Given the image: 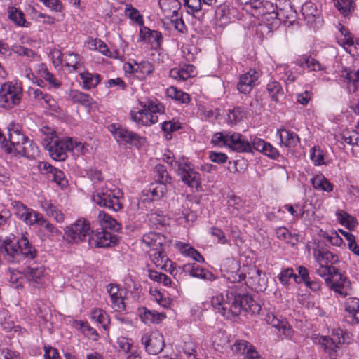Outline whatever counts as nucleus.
Instances as JSON below:
<instances>
[{"label":"nucleus","mask_w":359,"mask_h":359,"mask_svg":"<svg viewBox=\"0 0 359 359\" xmlns=\"http://www.w3.org/2000/svg\"><path fill=\"white\" fill-rule=\"evenodd\" d=\"M11 205L16 217L24 222L27 225L35 226L42 215L19 201L12 202Z\"/></svg>","instance_id":"ddd939ff"},{"label":"nucleus","mask_w":359,"mask_h":359,"mask_svg":"<svg viewBox=\"0 0 359 359\" xmlns=\"http://www.w3.org/2000/svg\"><path fill=\"white\" fill-rule=\"evenodd\" d=\"M182 181L191 188L198 189L201 184V175L195 171L188 159L177 170Z\"/></svg>","instance_id":"4468645a"},{"label":"nucleus","mask_w":359,"mask_h":359,"mask_svg":"<svg viewBox=\"0 0 359 359\" xmlns=\"http://www.w3.org/2000/svg\"><path fill=\"white\" fill-rule=\"evenodd\" d=\"M266 320L278 330L280 335L283 336V339H291L292 337L293 330L286 320L278 318L273 313L267 314Z\"/></svg>","instance_id":"4be33fe9"},{"label":"nucleus","mask_w":359,"mask_h":359,"mask_svg":"<svg viewBox=\"0 0 359 359\" xmlns=\"http://www.w3.org/2000/svg\"><path fill=\"white\" fill-rule=\"evenodd\" d=\"M233 351L237 354L245 355V358H256L259 353L255 347L245 340H237L233 344Z\"/></svg>","instance_id":"7c9ffc66"},{"label":"nucleus","mask_w":359,"mask_h":359,"mask_svg":"<svg viewBox=\"0 0 359 359\" xmlns=\"http://www.w3.org/2000/svg\"><path fill=\"white\" fill-rule=\"evenodd\" d=\"M318 268L316 269V273L318 276L324 278L325 284L331 279V277L338 271V269L334 266L330 265H325L323 264H318Z\"/></svg>","instance_id":"6e6d98bb"},{"label":"nucleus","mask_w":359,"mask_h":359,"mask_svg":"<svg viewBox=\"0 0 359 359\" xmlns=\"http://www.w3.org/2000/svg\"><path fill=\"white\" fill-rule=\"evenodd\" d=\"M180 128L181 125L177 121H164L161 124V129L165 133V137L167 140H170L172 137L171 133L180 130Z\"/></svg>","instance_id":"e2e57ef3"},{"label":"nucleus","mask_w":359,"mask_h":359,"mask_svg":"<svg viewBox=\"0 0 359 359\" xmlns=\"http://www.w3.org/2000/svg\"><path fill=\"white\" fill-rule=\"evenodd\" d=\"M165 242V237L158 233L149 232L143 235L142 238V248L151 251L162 248Z\"/></svg>","instance_id":"aec40b11"},{"label":"nucleus","mask_w":359,"mask_h":359,"mask_svg":"<svg viewBox=\"0 0 359 359\" xmlns=\"http://www.w3.org/2000/svg\"><path fill=\"white\" fill-rule=\"evenodd\" d=\"M148 276L151 280L163 283L165 286H169L172 283L170 278L167 275L156 271H149Z\"/></svg>","instance_id":"338daca9"},{"label":"nucleus","mask_w":359,"mask_h":359,"mask_svg":"<svg viewBox=\"0 0 359 359\" xmlns=\"http://www.w3.org/2000/svg\"><path fill=\"white\" fill-rule=\"evenodd\" d=\"M35 226H37L39 229V235L44 236L50 240H53L54 238L60 236L61 232L48 219H46L42 215Z\"/></svg>","instance_id":"393cba45"},{"label":"nucleus","mask_w":359,"mask_h":359,"mask_svg":"<svg viewBox=\"0 0 359 359\" xmlns=\"http://www.w3.org/2000/svg\"><path fill=\"white\" fill-rule=\"evenodd\" d=\"M22 86L18 81H6L0 86V107L11 109L19 105L22 99Z\"/></svg>","instance_id":"423d86ee"},{"label":"nucleus","mask_w":359,"mask_h":359,"mask_svg":"<svg viewBox=\"0 0 359 359\" xmlns=\"http://www.w3.org/2000/svg\"><path fill=\"white\" fill-rule=\"evenodd\" d=\"M280 283L283 285H287L291 278H293L297 283H299V277L294 273L292 268L283 269L277 276Z\"/></svg>","instance_id":"4d7b16f0"},{"label":"nucleus","mask_w":359,"mask_h":359,"mask_svg":"<svg viewBox=\"0 0 359 359\" xmlns=\"http://www.w3.org/2000/svg\"><path fill=\"white\" fill-rule=\"evenodd\" d=\"M311 184L318 191L331 192L333 190L332 184L323 175L314 176L311 179Z\"/></svg>","instance_id":"09e8293b"},{"label":"nucleus","mask_w":359,"mask_h":359,"mask_svg":"<svg viewBox=\"0 0 359 359\" xmlns=\"http://www.w3.org/2000/svg\"><path fill=\"white\" fill-rule=\"evenodd\" d=\"M302 12L309 22L315 20L318 11L313 1H305L302 6Z\"/></svg>","instance_id":"864d4df0"},{"label":"nucleus","mask_w":359,"mask_h":359,"mask_svg":"<svg viewBox=\"0 0 359 359\" xmlns=\"http://www.w3.org/2000/svg\"><path fill=\"white\" fill-rule=\"evenodd\" d=\"M130 118L137 124L150 126L158 121V116L149 114L146 109H133L130 112Z\"/></svg>","instance_id":"412c9836"},{"label":"nucleus","mask_w":359,"mask_h":359,"mask_svg":"<svg viewBox=\"0 0 359 359\" xmlns=\"http://www.w3.org/2000/svg\"><path fill=\"white\" fill-rule=\"evenodd\" d=\"M88 241L90 245H95L97 248H107L116 243L117 238L115 235L102 229L101 231H92Z\"/></svg>","instance_id":"dca6fc26"},{"label":"nucleus","mask_w":359,"mask_h":359,"mask_svg":"<svg viewBox=\"0 0 359 359\" xmlns=\"http://www.w3.org/2000/svg\"><path fill=\"white\" fill-rule=\"evenodd\" d=\"M36 72L40 78L43 79L48 83L50 88L58 89L61 87L62 82L48 69L44 63L38 64Z\"/></svg>","instance_id":"473e14b6"},{"label":"nucleus","mask_w":359,"mask_h":359,"mask_svg":"<svg viewBox=\"0 0 359 359\" xmlns=\"http://www.w3.org/2000/svg\"><path fill=\"white\" fill-rule=\"evenodd\" d=\"M90 223L86 219H78L73 224L66 227L65 233L69 243L83 241L92 233Z\"/></svg>","instance_id":"1a4fd4ad"},{"label":"nucleus","mask_w":359,"mask_h":359,"mask_svg":"<svg viewBox=\"0 0 359 359\" xmlns=\"http://www.w3.org/2000/svg\"><path fill=\"white\" fill-rule=\"evenodd\" d=\"M267 90L271 99L276 102L283 96V90L277 81L269 82L267 85Z\"/></svg>","instance_id":"13d9d810"},{"label":"nucleus","mask_w":359,"mask_h":359,"mask_svg":"<svg viewBox=\"0 0 359 359\" xmlns=\"http://www.w3.org/2000/svg\"><path fill=\"white\" fill-rule=\"evenodd\" d=\"M91 318L95 322L101 325L104 329H107L109 323V316L107 313L100 309H94L91 311Z\"/></svg>","instance_id":"5fc2aeb1"},{"label":"nucleus","mask_w":359,"mask_h":359,"mask_svg":"<svg viewBox=\"0 0 359 359\" xmlns=\"http://www.w3.org/2000/svg\"><path fill=\"white\" fill-rule=\"evenodd\" d=\"M261 74L255 69H250L246 73L241 75L237 84V89L241 93L248 94L257 85V80Z\"/></svg>","instance_id":"2eb2a0df"},{"label":"nucleus","mask_w":359,"mask_h":359,"mask_svg":"<svg viewBox=\"0 0 359 359\" xmlns=\"http://www.w3.org/2000/svg\"><path fill=\"white\" fill-rule=\"evenodd\" d=\"M139 316L145 324L158 323L165 318L163 314L149 310L145 307L140 309Z\"/></svg>","instance_id":"a19ab883"},{"label":"nucleus","mask_w":359,"mask_h":359,"mask_svg":"<svg viewBox=\"0 0 359 359\" xmlns=\"http://www.w3.org/2000/svg\"><path fill=\"white\" fill-rule=\"evenodd\" d=\"M211 304L213 309L226 318L238 316L242 311L257 314L261 310V306L252 297L238 294L231 288L226 292V299L222 294L212 297Z\"/></svg>","instance_id":"f257e3e1"},{"label":"nucleus","mask_w":359,"mask_h":359,"mask_svg":"<svg viewBox=\"0 0 359 359\" xmlns=\"http://www.w3.org/2000/svg\"><path fill=\"white\" fill-rule=\"evenodd\" d=\"M252 149L263 153L273 159L276 158L279 156V152L276 148L273 147L270 143L257 137H255L252 140Z\"/></svg>","instance_id":"cd10ccee"},{"label":"nucleus","mask_w":359,"mask_h":359,"mask_svg":"<svg viewBox=\"0 0 359 359\" xmlns=\"http://www.w3.org/2000/svg\"><path fill=\"white\" fill-rule=\"evenodd\" d=\"M313 256L316 262L325 265L336 264L339 262L337 255L331 251L315 248L313 251Z\"/></svg>","instance_id":"72a5a7b5"},{"label":"nucleus","mask_w":359,"mask_h":359,"mask_svg":"<svg viewBox=\"0 0 359 359\" xmlns=\"http://www.w3.org/2000/svg\"><path fill=\"white\" fill-rule=\"evenodd\" d=\"M45 273L46 269L43 266L36 267L28 266L24 270L25 278L33 286L42 284Z\"/></svg>","instance_id":"2f4dec72"},{"label":"nucleus","mask_w":359,"mask_h":359,"mask_svg":"<svg viewBox=\"0 0 359 359\" xmlns=\"http://www.w3.org/2000/svg\"><path fill=\"white\" fill-rule=\"evenodd\" d=\"M40 131L42 146L50 156L55 161H65L67 158V151L72 149V139L60 140L55 131L48 126H43Z\"/></svg>","instance_id":"f03ea898"},{"label":"nucleus","mask_w":359,"mask_h":359,"mask_svg":"<svg viewBox=\"0 0 359 359\" xmlns=\"http://www.w3.org/2000/svg\"><path fill=\"white\" fill-rule=\"evenodd\" d=\"M41 209L46 212V215L54 219L57 223H62L65 220V215L61 210L53 205L49 201H43L41 205Z\"/></svg>","instance_id":"4c0bfd02"},{"label":"nucleus","mask_w":359,"mask_h":359,"mask_svg":"<svg viewBox=\"0 0 359 359\" xmlns=\"http://www.w3.org/2000/svg\"><path fill=\"white\" fill-rule=\"evenodd\" d=\"M189 201L185 200L180 208L172 210L175 220L180 224L192 222L196 219V215L189 208Z\"/></svg>","instance_id":"a878e982"},{"label":"nucleus","mask_w":359,"mask_h":359,"mask_svg":"<svg viewBox=\"0 0 359 359\" xmlns=\"http://www.w3.org/2000/svg\"><path fill=\"white\" fill-rule=\"evenodd\" d=\"M184 272L189 273L191 276L208 280L215 279L214 275L208 271L200 267L196 264H187L182 267Z\"/></svg>","instance_id":"f704fd0d"},{"label":"nucleus","mask_w":359,"mask_h":359,"mask_svg":"<svg viewBox=\"0 0 359 359\" xmlns=\"http://www.w3.org/2000/svg\"><path fill=\"white\" fill-rule=\"evenodd\" d=\"M107 291L111 299V306L116 311H122L125 309V304L122 292L119 287L115 284H109Z\"/></svg>","instance_id":"bb28decb"},{"label":"nucleus","mask_w":359,"mask_h":359,"mask_svg":"<svg viewBox=\"0 0 359 359\" xmlns=\"http://www.w3.org/2000/svg\"><path fill=\"white\" fill-rule=\"evenodd\" d=\"M0 251L4 257L11 262H18L22 255L27 259H32L37 254L36 250L29 243L25 234H22L18 241L10 238L4 239L1 242Z\"/></svg>","instance_id":"7ed1b4c3"},{"label":"nucleus","mask_w":359,"mask_h":359,"mask_svg":"<svg viewBox=\"0 0 359 359\" xmlns=\"http://www.w3.org/2000/svg\"><path fill=\"white\" fill-rule=\"evenodd\" d=\"M8 18L16 25L20 27H28L25 18L24 13L15 7H9L8 8Z\"/></svg>","instance_id":"8fccbe9b"},{"label":"nucleus","mask_w":359,"mask_h":359,"mask_svg":"<svg viewBox=\"0 0 359 359\" xmlns=\"http://www.w3.org/2000/svg\"><path fill=\"white\" fill-rule=\"evenodd\" d=\"M311 340L313 344L320 345L325 352L330 356L336 355L339 347V345L341 344V341L339 338L338 341H335L334 339L317 334H314L311 336Z\"/></svg>","instance_id":"a211bd4d"},{"label":"nucleus","mask_w":359,"mask_h":359,"mask_svg":"<svg viewBox=\"0 0 359 359\" xmlns=\"http://www.w3.org/2000/svg\"><path fill=\"white\" fill-rule=\"evenodd\" d=\"M277 136L280 139V144L286 147H294L299 142V137L293 131L281 128L278 130Z\"/></svg>","instance_id":"e433bc0d"},{"label":"nucleus","mask_w":359,"mask_h":359,"mask_svg":"<svg viewBox=\"0 0 359 359\" xmlns=\"http://www.w3.org/2000/svg\"><path fill=\"white\" fill-rule=\"evenodd\" d=\"M245 116L243 109L239 107L233 108L228 114V121L231 123H237L241 121Z\"/></svg>","instance_id":"774afa93"},{"label":"nucleus","mask_w":359,"mask_h":359,"mask_svg":"<svg viewBox=\"0 0 359 359\" xmlns=\"http://www.w3.org/2000/svg\"><path fill=\"white\" fill-rule=\"evenodd\" d=\"M195 75V67L184 64L172 68L170 71V76L178 81H184Z\"/></svg>","instance_id":"c85d7f7f"},{"label":"nucleus","mask_w":359,"mask_h":359,"mask_svg":"<svg viewBox=\"0 0 359 359\" xmlns=\"http://www.w3.org/2000/svg\"><path fill=\"white\" fill-rule=\"evenodd\" d=\"M92 201L100 207H104L115 212L123 208V193L117 188L109 189L102 187L92 194Z\"/></svg>","instance_id":"39448f33"},{"label":"nucleus","mask_w":359,"mask_h":359,"mask_svg":"<svg viewBox=\"0 0 359 359\" xmlns=\"http://www.w3.org/2000/svg\"><path fill=\"white\" fill-rule=\"evenodd\" d=\"M3 150L6 154H13L14 156L20 155L27 158H34L39 156V149L37 144L32 140H29L27 137L25 141L21 143H18L14 147L8 145L7 140L4 139L3 141Z\"/></svg>","instance_id":"6e6552de"},{"label":"nucleus","mask_w":359,"mask_h":359,"mask_svg":"<svg viewBox=\"0 0 359 359\" xmlns=\"http://www.w3.org/2000/svg\"><path fill=\"white\" fill-rule=\"evenodd\" d=\"M345 317L353 325L359 324V299L349 297L344 302Z\"/></svg>","instance_id":"5701e85b"},{"label":"nucleus","mask_w":359,"mask_h":359,"mask_svg":"<svg viewBox=\"0 0 359 359\" xmlns=\"http://www.w3.org/2000/svg\"><path fill=\"white\" fill-rule=\"evenodd\" d=\"M108 130L118 144H129L139 147L144 142V139L137 133L129 130L118 123L109 125Z\"/></svg>","instance_id":"0eeeda50"},{"label":"nucleus","mask_w":359,"mask_h":359,"mask_svg":"<svg viewBox=\"0 0 359 359\" xmlns=\"http://www.w3.org/2000/svg\"><path fill=\"white\" fill-rule=\"evenodd\" d=\"M97 221L103 230L109 229L114 231H118L121 228L116 220L104 211L99 212Z\"/></svg>","instance_id":"79ce46f5"},{"label":"nucleus","mask_w":359,"mask_h":359,"mask_svg":"<svg viewBox=\"0 0 359 359\" xmlns=\"http://www.w3.org/2000/svg\"><path fill=\"white\" fill-rule=\"evenodd\" d=\"M245 284L256 290H262L265 287V276L255 266H248L245 279Z\"/></svg>","instance_id":"f3484780"},{"label":"nucleus","mask_w":359,"mask_h":359,"mask_svg":"<svg viewBox=\"0 0 359 359\" xmlns=\"http://www.w3.org/2000/svg\"><path fill=\"white\" fill-rule=\"evenodd\" d=\"M337 28L340 32L344 39H339L338 43L341 46L347 45L348 46H353L354 43L353 39L351 32L343 25L339 23Z\"/></svg>","instance_id":"0e129e2a"},{"label":"nucleus","mask_w":359,"mask_h":359,"mask_svg":"<svg viewBox=\"0 0 359 359\" xmlns=\"http://www.w3.org/2000/svg\"><path fill=\"white\" fill-rule=\"evenodd\" d=\"M163 160L168 164L172 169L177 172L178 168L181 167V165H182L187 159L184 157L175 159L174 154L171 151L168 150L163 154Z\"/></svg>","instance_id":"603ef678"},{"label":"nucleus","mask_w":359,"mask_h":359,"mask_svg":"<svg viewBox=\"0 0 359 359\" xmlns=\"http://www.w3.org/2000/svg\"><path fill=\"white\" fill-rule=\"evenodd\" d=\"M326 285L334 292L337 297H346L352 291L349 279L339 270L331 277Z\"/></svg>","instance_id":"9b49d317"},{"label":"nucleus","mask_w":359,"mask_h":359,"mask_svg":"<svg viewBox=\"0 0 359 359\" xmlns=\"http://www.w3.org/2000/svg\"><path fill=\"white\" fill-rule=\"evenodd\" d=\"M348 88L355 92L359 88V69L346 74Z\"/></svg>","instance_id":"69168bd1"},{"label":"nucleus","mask_w":359,"mask_h":359,"mask_svg":"<svg viewBox=\"0 0 359 359\" xmlns=\"http://www.w3.org/2000/svg\"><path fill=\"white\" fill-rule=\"evenodd\" d=\"M68 100L74 104H79L84 107L91 108L95 104L94 100L88 94L76 89H72L68 93Z\"/></svg>","instance_id":"c756f323"},{"label":"nucleus","mask_w":359,"mask_h":359,"mask_svg":"<svg viewBox=\"0 0 359 359\" xmlns=\"http://www.w3.org/2000/svg\"><path fill=\"white\" fill-rule=\"evenodd\" d=\"M240 264L233 258H226L221 264V272L226 279H233L232 272L239 269Z\"/></svg>","instance_id":"a18cd8bd"},{"label":"nucleus","mask_w":359,"mask_h":359,"mask_svg":"<svg viewBox=\"0 0 359 359\" xmlns=\"http://www.w3.org/2000/svg\"><path fill=\"white\" fill-rule=\"evenodd\" d=\"M79 75L82 80V87L84 90H90L95 88L101 81L100 76L98 74L83 72H79Z\"/></svg>","instance_id":"37998d69"},{"label":"nucleus","mask_w":359,"mask_h":359,"mask_svg":"<svg viewBox=\"0 0 359 359\" xmlns=\"http://www.w3.org/2000/svg\"><path fill=\"white\" fill-rule=\"evenodd\" d=\"M321 236L331 245L339 247L343 243V239L335 231H327L322 233Z\"/></svg>","instance_id":"680f3d73"},{"label":"nucleus","mask_w":359,"mask_h":359,"mask_svg":"<svg viewBox=\"0 0 359 359\" xmlns=\"http://www.w3.org/2000/svg\"><path fill=\"white\" fill-rule=\"evenodd\" d=\"M166 185L164 182H156L151 184L148 191L153 200L161 198L166 192Z\"/></svg>","instance_id":"bf43d9fd"},{"label":"nucleus","mask_w":359,"mask_h":359,"mask_svg":"<svg viewBox=\"0 0 359 359\" xmlns=\"http://www.w3.org/2000/svg\"><path fill=\"white\" fill-rule=\"evenodd\" d=\"M125 15L131 20L135 21L140 26L143 25V17L140 15L139 11L133 7L130 4H126L125 8Z\"/></svg>","instance_id":"052dcab7"},{"label":"nucleus","mask_w":359,"mask_h":359,"mask_svg":"<svg viewBox=\"0 0 359 359\" xmlns=\"http://www.w3.org/2000/svg\"><path fill=\"white\" fill-rule=\"evenodd\" d=\"M211 143L217 147H228L239 152L252 151V142L238 133L218 132L213 135Z\"/></svg>","instance_id":"20e7f679"},{"label":"nucleus","mask_w":359,"mask_h":359,"mask_svg":"<svg viewBox=\"0 0 359 359\" xmlns=\"http://www.w3.org/2000/svg\"><path fill=\"white\" fill-rule=\"evenodd\" d=\"M296 65L304 69L309 71H320L323 70V65L315 58L311 56L303 55L300 56L295 62Z\"/></svg>","instance_id":"58836bf2"},{"label":"nucleus","mask_w":359,"mask_h":359,"mask_svg":"<svg viewBox=\"0 0 359 359\" xmlns=\"http://www.w3.org/2000/svg\"><path fill=\"white\" fill-rule=\"evenodd\" d=\"M27 93L29 97L36 103L39 104L43 107L49 108L53 110L55 109V101L50 95L43 92L39 88L32 87L28 88Z\"/></svg>","instance_id":"6ab92c4d"},{"label":"nucleus","mask_w":359,"mask_h":359,"mask_svg":"<svg viewBox=\"0 0 359 359\" xmlns=\"http://www.w3.org/2000/svg\"><path fill=\"white\" fill-rule=\"evenodd\" d=\"M139 104L142 108L146 109L149 114L157 115V114H163L165 113L163 104L153 100H148L147 102L139 100Z\"/></svg>","instance_id":"3c124183"},{"label":"nucleus","mask_w":359,"mask_h":359,"mask_svg":"<svg viewBox=\"0 0 359 359\" xmlns=\"http://www.w3.org/2000/svg\"><path fill=\"white\" fill-rule=\"evenodd\" d=\"M167 95L175 101L182 104H188L190 102V96L188 93L177 89L175 86H170L166 90Z\"/></svg>","instance_id":"de8ad7c7"},{"label":"nucleus","mask_w":359,"mask_h":359,"mask_svg":"<svg viewBox=\"0 0 359 359\" xmlns=\"http://www.w3.org/2000/svg\"><path fill=\"white\" fill-rule=\"evenodd\" d=\"M9 141H7L9 146L12 147L18 143L26 140L25 135L22 133V126L19 123L11 122L8 126Z\"/></svg>","instance_id":"c9c22d12"},{"label":"nucleus","mask_w":359,"mask_h":359,"mask_svg":"<svg viewBox=\"0 0 359 359\" xmlns=\"http://www.w3.org/2000/svg\"><path fill=\"white\" fill-rule=\"evenodd\" d=\"M153 252V253L150 254L152 262L157 268L167 271V267L168 264H170V260L168 259L165 252L162 248L158 250H154Z\"/></svg>","instance_id":"c03bdc74"},{"label":"nucleus","mask_w":359,"mask_h":359,"mask_svg":"<svg viewBox=\"0 0 359 359\" xmlns=\"http://www.w3.org/2000/svg\"><path fill=\"white\" fill-rule=\"evenodd\" d=\"M128 70L136 77L142 80L153 73L154 67L152 63L148 61H142L139 63L133 62V63H128Z\"/></svg>","instance_id":"b1692460"},{"label":"nucleus","mask_w":359,"mask_h":359,"mask_svg":"<svg viewBox=\"0 0 359 359\" xmlns=\"http://www.w3.org/2000/svg\"><path fill=\"white\" fill-rule=\"evenodd\" d=\"M141 343L145 351L151 355H157L164 348L163 337L157 331L144 332L141 337Z\"/></svg>","instance_id":"f8f14e48"},{"label":"nucleus","mask_w":359,"mask_h":359,"mask_svg":"<svg viewBox=\"0 0 359 359\" xmlns=\"http://www.w3.org/2000/svg\"><path fill=\"white\" fill-rule=\"evenodd\" d=\"M177 248L184 255L190 257L194 260L198 262H203L204 259L203 256L194 249L189 244L183 243V242H177L176 243Z\"/></svg>","instance_id":"49530a36"},{"label":"nucleus","mask_w":359,"mask_h":359,"mask_svg":"<svg viewBox=\"0 0 359 359\" xmlns=\"http://www.w3.org/2000/svg\"><path fill=\"white\" fill-rule=\"evenodd\" d=\"M64 63L70 73L79 72L83 65L82 57L79 54L74 53L66 54Z\"/></svg>","instance_id":"ea45409f"},{"label":"nucleus","mask_w":359,"mask_h":359,"mask_svg":"<svg viewBox=\"0 0 359 359\" xmlns=\"http://www.w3.org/2000/svg\"><path fill=\"white\" fill-rule=\"evenodd\" d=\"M244 8L247 12L250 13L252 15L268 19L266 15H270V18H277L278 6L272 1H245Z\"/></svg>","instance_id":"9d476101"}]
</instances>
